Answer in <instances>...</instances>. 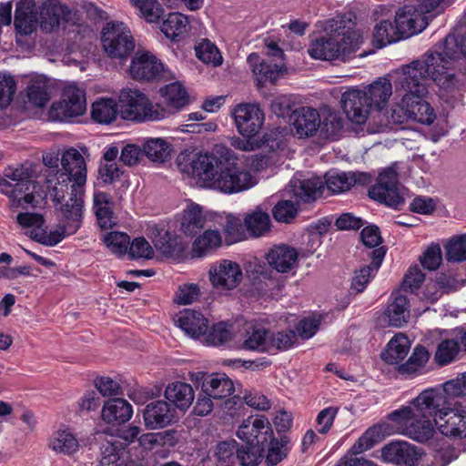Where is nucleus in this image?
Returning <instances> with one entry per match:
<instances>
[{"mask_svg":"<svg viewBox=\"0 0 466 466\" xmlns=\"http://www.w3.org/2000/svg\"><path fill=\"white\" fill-rule=\"evenodd\" d=\"M269 445L266 455V462L268 466H275L285 459L291 449L290 440L287 436L280 439L269 440Z\"/></svg>","mask_w":466,"mask_h":466,"instance_id":"obj_54","label":"nucleus"},{"mask_svg":"<svg viewBox=\"0 0 466 466\" xmlns=\"http://www.w3.org/2000/svg\"><path fill=\"white\" fill-rule=\"evenodd\" d=\"M206 218L198 205H189L183 211L180 228L188 236H193L204 228Z\"/></svg>","mask_w":466,"mask_h":466,"instance_id":"obj_46","label":"nucleus"},{"mask_svg":"<svg viewBox=\"0 0 466 466\" xmlns=\"http://www.w3.org/2000/svg\"><path fill=\"white\" fill-rule=\"evenodd\" d=\"M62 168L52 169L46 176L48 193L55 201L64 197V192L71 187H85L86 183V165L82 154L76 148L66 150L61 158Z\"/></svg>","mask_w":466,"mask_h":466,"instance_id":"obj_6","label":"nucleus"},{"mask_svg":"<svg viewBox=\"0 0 466 466\" xmlns=\"http://www.w3.org/2000/svg\"><path fill=\"white\" fill-rule=\"evenodd\" d=\"M410 317L408 299L395 291L390 296V302L383 314V321L388 326L400 328L408 322Z\"/></svg>","mask_w":466,"mask_h":466,"instance_id":"obj_29","label":"nucleus"},{"mask_svg":"<svg viewBox=\"0 0 466 466\" xmlns=\"http://www.w3.org/2000/svg\"><path fill=\"white\" fill-rule=\"evenodd\" d=\"M170 114V110L165 107V106L159 103L154 104L147 96L144 106H142L139 115H137L138 117L136 122L142 123L147 121H159L167 117Z\"/></svg>","mask_w":466,"mask_h":466,"instance_id":"obj_56","label":"nucleus"},{"mask_svg":"<svg viewBox=\"0 0 466 466\" xmlns=\"http://www.w3.org/2000/svg\"><path fill=\"white\" fill-rule=\"evenodd\" d=\"M237 156L223 144L210 151L181 152L177 157L179 170L193 177L206 188L223 194H238L250 189L258 180L249 171L237 167Z\"/></svg>","mask_w":466,"mask_h":466,"instance_id":"obj_2","label":"nucleus"},{"mask_svg":"<svg viewBox=\"0 0 466 466\" xmlns=\"http://www.w3.org/2000/svg\"><path fill=\"white\" fill-rule=\"evenodd\" d=\"M404 6L396 13L394 23L401 39L423 31L428 24L430 13H439L443 0H405Z\"/></svg>","mask_w":466,"mask_h":466,"instance_id":"obj_7","label":"nucleus"},{"mask_svg":"<svg viewBox=\"0 0 466 466\" xmlns=\"http://www.w3.org/2000/svg\"><path fill=\"white\" fill-rule=\"evenodd\" d=\"M362 176L363 174L331 170L325 176V184L331 193L340 194L350 190Z\"/></svg>","mask_w":466,"mask_h":466,"instance_id":"obj_40","label":"nucleus"},{"mask_svg":"<svg viewBox=\"0 0 466 466\" xmlns=\"http://www.w3.org/2000/svg\"><path fill=\"white\" fill-rule=\"evenodd\" d=\"M64 192V197L53 202L58 218V225L49 237L45 234L38 235L43 242L49 244V247L56 246L66 237L75 234L81 227L84 208L85 187H70Z\"/></svg>","mask_w":466,"mask_h":466,"instance_id":"obj_5","label":"nucleus"},{"mask_svg":"<svg viewBox=\"0 0 466 466\" xmlns=\"http://www.w3.org/2000/svg\"><path fill=\"white\" fill-rule=\"evenodd\" d=\"M381 429L371 427L368 429L353 444L350 451L353 455L360 454L371 449L380 439Z\"/></svg>","mask_w":466,"mask_h":466,"instance_id":"obj_60","label":"nucleus"},{"mask_svg":"<svg viewBox=\"0 0 466 466\" xmlns=\"http://www.w3.org/2000/svg\"><path fill=\"white\" fill-rule=\"evenodd\" d=\"M28 100L35 106L43 107L50 99V86L44 76L32 77L27 86Z\"/></svg>","mask_w":466,"mask_h":466,"instance_id":"obj_47","label":"nucleus"},{"mask_svg":"<svg viewBox=\"0 0 466 466\" xmlns=\"http://www.w3.org/2000/svg\"><path fill=\"white\" fill-rule=\"evenodd\" d=\"M263 448L259 445L246 443L237 450V458L244 466H256L262 457Z\"/></svg>","mask_w":466,"mask_h":466,"instance_id":"obj_64","label":"nucleus"},{"mask_svg":"<svg viewBox=\"0 0 466 466\" xmlns=\"http://www.w3.org/2000/svg\"><path fill=\"white\" fill-rule=\"evenodd\" d=\"M385 254L386 251L383 247H379V248H374L370 251L369 256L371 257L372 261L370 265L365 266L355 272L351 282L352 291L360 293L366 289L368 283L380 268Z\"/></svg>","mask_w":466,"mask_h":466,"instance_id":"obj_31","label":"nucleus"},{"mask_svg":"<svg viewBox=\"0 0 466 466\" xmlns=\"http://www.w3.org/2000/svg\"><path fill=\"white\" fill-rule=\"evenodd\" d=\"M129 74L136 80H162L169 78L170 72L151 52L137 51L131 60Z\"/></svg>","mask_w":466,"mask_h":466,"instance_id":"obj_14","label":"nucleus"},{"mask_svg":"<svg viewBox=\"0 0 466 466\" xmlns=\"http://www.w3.org/2000/svg\"><path fill=\"white\" fill-rule=\"evenodd\" d=\"M120 116L119 103L114 98H98L91 107V116L100 124H110Z\"/></svg>","mask_w":466,"mask_h":466,"instance_id":"obj_41","label":"nucleus"},{"mask_svg":"<svg viewBox=\"0 0 466 466\" xmlns=\"http://www.w3.org/2000/svg\"><path fill=\"white\" fill-rule=\"evenodd\" d=\"M430 358L429 351L421 346L414 349L408 360L400 366L399 371L403 375L410 377L420 374L425 368Z\"/></svg>","mask_w":466,"mask_h":466,"instance_id":"obj_50","label":"nucleus"},{"mask_svg":"<svg viewBox=\"0 0 466 466\" xmlns=\"http://www.w3.org/2000/svg\"><path fill=\"white\" fill-rule=\"evenodd\" d=\"M232 332L228 326L223 322L217 323L211 328L208 327L201 342L207 345L220 346L230 340Z\"/></svg>","mask_w":466,"mask_h":466,"instance_id":"obj_57","label":"nucleus"},{"mask_svg":"<svg viewBox=\"0 0 466 466\" xmlns=\"http://www.w3.org/2000/svg\"><path fill=\"white\" fill-rule=\"evenodd\" d=\"M159 95L163 98L165 107L172 110H180L188 103V95L180 82H173L162 86Z\"/></svg>","mask_w":466,"mask_h":466,"instance_id":"obj_38","label":"nucleus"},{"mask_svg":"<svg viewBox=\"0 0 466 466\" xmlns=\"http://www.w3.org/2000/svg\"><path fill=\"white\" fill-rule=\"evenodd\" d=\"M145 155L153 162H165L171 155L172 147L164 138H147L143 144Z\"/></svg>","mask_w":466,"mask_h":466,"instance_id":"obj_48","label":"nucleus"},{"mask_svg":"<svg viewBox=\"0 0 466 466\" xmlns=\"http://www.w3.org/2000/svg\"><path fill=\"white\" fill-rule=\"evenodd\" d=\"M300 256L295 248L286 244L275 245L267 253L268 265L280 273H287L293 269L298 264Z\"/></svg>","mask_w":466,"mask_h":466,"instance_id":"obj_25","label":"nucleus"},{"mask_svg":"<svg viewBox=\"0 0 466 466\" xmlns=\"http://www.w3.org/2000/svg\"><path fill=\"white\" fill-rule=\"evenodd\" d=\"M208 279L215 289L228 292L235 289L241 283L243 272L236 261L219 259L211 264Z\"/></svg>","mask_w":466,"mask_h":466,"instance_id":"obj_13","label":"nucleus"},{"mask_svg":"<svg viewBox=\"0 0 466 466\" xmlns=\"http://www.w3.org/2000/svg\"><path fill=\"white\" fill-rule=\"evenodd\" d=\"M112 205V198L107 193L101 191L94 193L93 209L101 228H110L115 225Z\"/></svg>","mask_w":466,"mask_h":466,"instance_id":"obj_39","label":"nucleus"},{"mask_svg":"<svg viewBox=\"0 0 466 466\" xmlns=\"http://www.w3.org/2000/svg\"><path fill=\"white\" fill-rule=\"evenodd\" d=\"M439 418L436 429L444 436L466 438V410L455 403L450 405L446 412Z\"/></svg>","mask_w":466,"mask_h":466,"instance_id":"obj_18","label":"nucleus"},{"mask_svg":"<svg viewBox=\"0 0 466 466\" xmlns=\"http://www.w3.org/2000/svg\"><path fill=\"white\" fill-rule=\"evenodd\" d=\"M245 227L253 237H260L269 230L270 218L267 212L255 210L244 219Z\"/></svg>","mask_w":466,"mask_h":466,"instance_id":"obj_55","label":"nucleus"},{"mask_svg":"<svg viewBox=\"0 0 466 466\" xmlns=\"http://www.w3.org/2000/svg\"><path fill=\"white\" fill-rule=\"evenodd\" d=\"M140 15L149 23H155L163 15V8L157 0H130Z\"/></svg>","mask_w":466,"mask_h":466,"instance_id":"obj_59","label":"nucleus"},{"mask_svg":"<svg viewBox=\"0 0 466 466\" xmlns=\"http://www.w3.org/2000/svg\"><path fill=\"white\" fill-rule=\"evenodd\" d=\"M268 341V330L260 326H252L246 330L240 348L246 350L267 352Z\"/></svg>","mask_w":466,"mask_h":466,"instance_id":"obj_42","label":"nucleus"},{"mask_svg":"<svg viewBox=\"0 0 466 466\" xmlns=\"http://www.w3.org/2000/svg\"><path fill=\"white\" fill-rule=\"evenodd\" d=\"M147 234L157 249L167 256L179 254L184 250L180 238L172 234L166 224H152Z\"/></svg>","mask_w":466,"mask_h":466,"instance_id":"obj_20","label":"nucleus"},{"mask_svg":"<svg viewBox=\"0 0 466 466\" xmlns=\"http://www.w3.org/2000/svg\"><path fill=\"white\" fill-rule=\"evenodd\" d=\"M188 26L189 22L186 15L180 13H171L163 21L161 31L167 37L174 40L185 35Z\"/></svg>","mask_w":466,"mask_h":466,"instance_id":"obj_49","label":"nucleus"},{"mask_svg":"<svg viewBox=\"0 0 466 466\" xmlns=\"http://www.w3.org/2000/svg\"><path fill=\"white\" fill-rule=\"evenodd\" d=\"M175 323L187 337L200 341L208 329V319L191 309L180 311L175 318Z\"/></svg>","mask_w":466,"mask_h":466,"instance_id":"obj_22","label":"nucleus"},{"mask_svg":"<svg viewBox=\"0 0 466 466\" xmlns=\"http://www.w3.org/2000/svg\"><path fill=\"white\" fill-rule=\"evenodd\" d=\"M448 261L461 262L466 260V234L452 238L445 247Z\"/></svg>","mask_w":466,"mask_h":466,"instance_id":"obj_63","label":"nucleus"},{"mask_svg":"<svg viewBox=\"0 0 466 466\" xmlns=\"http://www.w3.org/2000/svg\"><path fill=\"white\" fill-rule=\"evenodd\" d=\"M322 182L318 177H306L296 174L289 181V191L298 200L309 202L322 194Z\"/></svg>","mask_w":466,"mask_h":466,"instance_id":"obj_26","label":"nucleus"},{"mask_svg":"<svg viewBox=\"0 0 466 466\" xmlns=\"http://www.w3.org/2000/svg\"><path fill=\"white\" fill-rule=\"evenodd\" d=\"M450 405L438 386L428 388L407 405L391 411L389 419L396 433L423 443L433 437L439 418Z\"/></svg>","mask_w":466,"mask_h":466,"instance_id":"obj_3","label":"nucleus"},{"mask_svg":"<svg viewBox=\"0 0 466 466\" xmlns=\"http://www.w3.org/2000/svg\"><path fill=\"white\" fill-rule=\"evenodd\" d=\"M222 243L223 237L218 229H206L193 241L191 255L193 258L209 256L219 248Z\"/></svg>","mask_w":466,"mask_h":466,"instance_id":"obj_34","label":"nucleus"},{"mask_svg":"<svg viewBox=\"0 0 466 466\" xmlns=\"http://www.w3.org/2000/svg\"><path fill=\"white\" fill-rule=\"evenodd\" d=\"M48 447L56 454L73 457L78 452L80 443L70 428L61 426L50 436Z\"/></svg>","mask_w":466,"mask_h":466,"instance_id":"obj_27","label":"nucleus"},{"mask_svg":"<svg viewBox=\"0 0 466 466\" xmlns=\"http://www.w3.org/2000/svg\"><path fill=\"white\" fill-rule=\"evenodd\" d=\"M435 285L438 286L439 290L425 294V298L431 303L436 302L441 296L442 292L457 290L461 286L453 276L443 273L437 278Z\"/></svg>","mask_w":466,"mask_h":466,"instance_id":"obj_62","label":"nucleus"},{"mask_svg":"<svg viewBox=\"0 0 466 466\" xmlns=\"http://www.w3.org/2000/svg\"><path fill=\"white\" fill-rule=\"evenodd\" d=\"M101 416L107 424L121 425L132 418L133 407L124 399H111L104 403Z\"/></svg>","mask_w":466,"mask_h":466,"instance_id":"obj_32","label":"nucleus"},{"mask_svg":"<svg viewBox=\"0 0 466 466\" xmlns=\"http://www.w3.org/2000/svg\"><path fill=\"white\" fill-rule=\"evenodd\" d=\"M86 108L84 90L74 83L68 84L63 89L61 100L52 105L50 117L55 121H67L83 115Z\"/></svg>","mask_w":466,"mask_h":466,"instance_id":"obj_12","label":"nucleus"},{"mask_svg":"<svg viewBox=\"0 0 466 466\" xmlns=\"http://www.w3.org/2000/svg\"><path fill=\"white\" fill-rule=\"evenodd\" d=\"M101 43L111 58L125 59L135 48L130 30L122 22L107 23L102 31Z\"/></svg>","mask_w":466,"mask_h":466,"instance_id":"obj_10","label":"nucleus"},{"mask_svg":"<svg viewBox=\"0 0 466 466\" xmlns=\"http://www.w3.org/2000/svg\"><path fill=\"white\" fill-rule=\"evenodd\" d=\"M99 466H142L129 460L127 451L119 441H106L101 446Z\"/></svg>","mask_w":466,"mask_h":466,"instance_id":"obj_33","label":"nucleus"},{"mask_svg":"<svg viewBox=\"0 0 466 466\" xmlns=\"http://www.w3.org/2000/svg\"><path fill=\"white\" fill-rule=\"evenodd\" d=\"M40 27L45 32H51L60 25L62 9L57 5H45L41 9Z\"/></svg>","mask_w":466,"mask_h":466,"instance_id":"obj_61","label":"nucleus"},{"mask_svg":"<svg viewBox=\"0 0 466 466\" xmlns=\"http://www.w3.org/2000/svg\"><path fill=\"white\" fill-rule=\"evenodd\" d=\"M405 187L399 182V175L396 165L390 166L383 170L371 187L369 196L380 203L400 208L405 200Z\"/></svg>","mask_w":466,"mask_h":466,"instance_id":"obj_9","label":"nucleus"},{"mask_svg":"<svg viewBox=\"0 0 466 466\" xmlns=\"http://www.w3.org/2000/svg\"><path fill=\"white\" fill-rule=\"evenodd\" d=\"M410 343L404 334L395 335L381 353L382 360L388 364H397L402 360L410 350Z\"/></svg>","mask_w":466,"mask_h":466,"instance_id":"obj_44","label":"nucleus"},{"mask_svg":"<svg viewBox=\"0 0 466 466\" xmlns=\"http://www.w3.org/2000/svg\"><path fill=\"white\" fill-rule=\"evenodd\" d=\"M456 41L445 37L421 59L402 68L400 86L403 94L391 110V121L402 124L412 120L431 125L436 118L432 106L425 100L428 78L437 85L439 96L446 102L466 91V60L456 49Z\"/></svg>","mask_w":466,"mask_h":466,"instance_id":"obj_1","label":"nucleus"},{"mask_svg":"<svg viewBox=\"0 0 466 466\" xmlns=\"http://www.w3.org/2000/svg\"><path fill=\"white\" fill-rule=\"evenodd\" d=\"M325 30L329 32V35L322 36L309 46L308 52L312 58L347 61L362 43L360 33L346 28L342 18L328 20Z\"/></svg>","mask_w":466,"mask_h":466,"instance_id":"obj_4","label":"nucleus"},{"mask_svg":"<svg viewBox=\"0 0 466 466\" xmlns=\"http://www.w3.org/2000/svg\"><path fill=\"white\" fill-rule=\"evenodd\" d=\"M341 106L348 118L358 125L364 124L370 115V104L362 88L352 87L342 94Z\"/></svg>","mask_w":466,"mask_h":466,"instance_id":"obj_17","label":"nucleus"},{"mask_svg":"<svg viewBox=\"0 0 466 466\" xmlns=\"http://www.w3.org/2000/svg\"><path fill=\"white\" fill-rule=\"evenodd\" d=\"M319 112L311 106H302L291 115V129L299 138H309L319 133Z\"/></svg>","mask_w":466,"mask_h":466,"instance_id":"obj_19","label":"nucleus"},{"mask_svg":"<svg viewBox=\"0 0 466 466\" xmlns=\"http://www.w3.org/2000/svg\"><path fill=\"white\" fill-rule=\"evenodd\" d=\"M216 221L222 228L225 234V242L228 245L246 238L242 220L238 217L232 214L218 215Z\"/></svg>","mask_w":466,"mask_h":466,"instance_id":"obj_43","label":"nucleus"},{"mask_svg":"<svg viewBox=\"0 0 466 466\" xmlns=\"http://www.w3.org/2000/svg\"><path fill=\"white\" fill-rule=\"evenodd\" d=\"M147 96L138 89H123L118 97L120 116L124 120L137 121Z\"/></svg>","mask_w":466,"mask_h":466,"instance_id":"obj_30","label":"nucleus"},{"mask_svg":"<svg viewBox=\"0 0 466 466\" xmlns=\"http://www.w3.org/2000/svg\"><path fill=\"white\" fill-rule=\"evenodd\" d=\"M197 380L202 379V393L212 397L214 400H221L231 396L235 390L231 379L225 373H212L205 375L198 372Z\"/></svg>","mask_w":466,"mask_h":466,"instance_id":"obj_24","label":"nucleus"},{"mask_svg":"<svg viewBox=\"0 0 466 466\" xmlns=\"http://www.w3.org/2000/svg\"><path fill=\"white\" fill-rule=\"evenodd\" d=\"M14 24L16 32L22 35H30L36 29L38 18L34 0H20L16 4Z\"/></svg>","mask_w":466,"mask_h":466,"instance_id":"obj_28","label":"nucleus"},{"mask_svg":"<svg viewBox=\"0 0 466 466\" xmlns=\"http://www.w3.org/2000/svg\"><path fill=\"white\" fill-rule=\"evenodd\" d=\"M176 417V410L165 400L148 403L143 413L145 425L149 430H157L171 424Z\"/></svg>","mask_w":466,"mask_h":466,"instance_id":"obj_21","label":"nucleus"},{"mask_svg":"<svg viewBox=\"0 0 466 466\" xmlns=\"http://www.w3.org/2000/svg\"><path fill=\"white\" fill-rule=\"evenodd\" d=\"M196 56L203 63L219 66L223 57L217 46L208 39H201L195 46Z\"/></svg>","mask_w":466,"mask_h":466,"instance_id":"obj_53","label":"nucleus"},{"mask_svg":"<svg viewBox=\"0 0 466 466\" xmlns=\"http://www.w3.org/2000/svg\"><path fill=\"white\" fill-rule=\"evenodd\" d=\"M460 353V346L456 339L451 334L442 339L437 345L434 360L440 366H445L453 362Z\"/></svg>","mask_w":466,"mask_h":466,"instance_id":"obj_51","label":"nucleus"},{"mask_svg":"<svg viewBox=\"0 0 466 466\" xmlns=\"http://www.w3.org/2000/svg\"><path fill=\"white\" fill-rule=\"evenodd\" d=\"M320 125L319 137L322 138L336 139L343 129V118L339 112L324 106L319 112Z\"/></svg>","mask_w":466,"mask_h":466,"instance_id":"obj_37","label":"nucleus"},{"mask_svg":"<svg viewBox=\"0 0 466 466\" xmlns=\"http://www.w3.org/2000/svg\"><path fill=\"white\" fill-rule=\"evenodd\" d=\"M266 46L268 58L263 59L256 53L250 54L247 58L258 85H263L267 82L275 83L283 70L282 50L273 42L267 44Z\"/></svg>","mask_w":466,"mask_h":466,"instance_id":"obj_11","label":"nucleus"},{"mask_svg":"<svg viewBox=\"0 0 466 466\" xmlns=\"http://www.w3.org/2000/svg\"><path fill=\"white\" fill-rule=\"evenodd\" d=\"M238 133L247 138L255 137L261 129L265 116L257 104H239L233 111Z\"/></svg>","mask_w":466,"mask_h":466,"instance_id":"obj_15","label":"nucleus"},{"mask_svg":"<svg viewBox=\"0 0 466 466\" xmlns=\"http://www.w3.org/2000/svg\"><path fill=\"white\" fill-rule=\"evenodd\" d=\"M237 436L248 444L264 448L265 443L273 437V430L265 416H250L239 425Z\"/></svg>","mask_w":466,"mask_h":466,"instance_id":"obj_16","label":"nucleus"},{"mask_svg":"<svg viewBox=\"0 0 466 466\" xmlns=\"http://www.w3.org/2000/svg\"><path fill=\"white\" fill-rule=\"evenodd\" d=\"M374 41L378 47L385 46L401 39L395 23L382 20L374 27Z\"/></svg>","mask_w":466,"mask_h":466,"instance_id":"obj_52","label":"nucleus"},{"mask_svg":"<svg viewBox=\"0 0 466 466\" xmlns=\"http://www.w3.org/2000/svg\"><path fill=\"white\" fill-rule=\"evenodd\" d=\"M5 178L0 179L1 190L11 201L12 207L25 208L28 206H35V185L31 180V171L27 167H8L5 170Z\"/></svg>","mask_w":466,"mask_h":466,"instance_id":"obj_8","label":"nucleus"},{"mask_svg":"<svg viewBox=\"0 0 466 466\" xmlns=\"http://www.w3.org/2000/svg\"><path fill=\"white\" fill-rule=\"evenodd\" d=\"M102 240L111 253L116 256H123L127 253L129 247V236L127 234L111 231L104 234Z\"/></svg>","mask_w":466,"mask_h":466,"instance_id":"obj_58","label":"nucleus"},{"mask_svg":"<svg viewBox=\"0 0 466 466\" xmlns=\"http://www.w3.org/2000/svg\"><path fill=\"white\" fill-rule=\"evenodd\" d=\"M418 449L405 441H392L381 450V458L385 462L398 465H413L420 458Z\"/></svg>","mask_w":466,"mask_h":466,"instance_id":"obj_23","label":"nucleus"},{"mask_svg":"<svg viewBox=\"0 0 466 466\" xmlns=\"http://www.w3.org/2000/svg\"><path fill=\"white\" fill-rule=\"evenodd\" d=\"M17 222L18 224L25 228L29 229V234L32 239L35 241H37L43 245L49 246V244H46L40 240L38 238V235L45 234L46 237H49L51 233L54 232V229H47V228L44 227V218L36 213H20L17 216Z\"/></svg>","mask_w":466,"mask_h":466,"instance_id":"obj_45","label":"nucleus"},{"mask_svg":"<svg viewBox=\"0 0 466 466\" xmlns=\"http://www.w3.org/2000/svg\"><path fill=\"white\" fill-rule=\"evenodd\" d=\"M165 397L177 409L187 410L194 400L195 392L190 384L174 381L166 387Z\"/></svg>","mask_w":466,"mask_h":466,"instance_id":"obj_36","label":"nucleus"},{"mask_svg":"<svg viewBox=\"0 0 466 466\" xmlns=\"http://www.w3.org/2000/svg\"><path fill=\"white\" fill-rule=\"evenodd\" d=\"M362 91L367 96L370 109L372 107L382 109L392 95V86L389 79L379 78L370 85L362 87Z\"/></svg>","mask_w":466,"mask_h":466,"instance_id":"obj_35","label":"nucleus"}]
</instances>
